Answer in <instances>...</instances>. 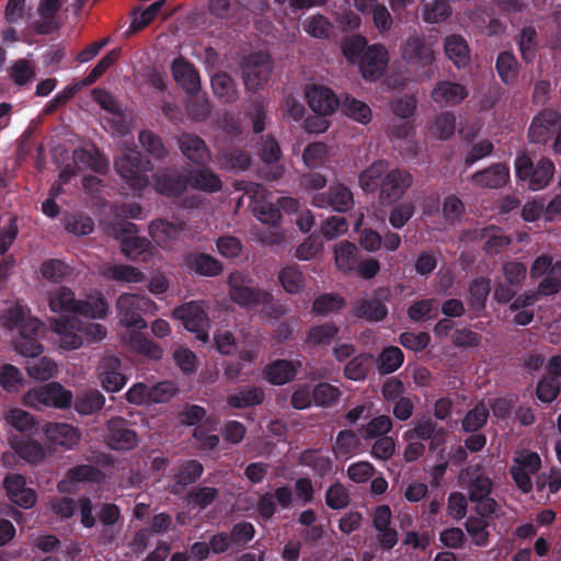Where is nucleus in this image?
Masks as SVG:
<instances>
[{
    "mask_svg": "<svg viewBox=\"0 0 561 561\" xmlns=\"http://www.w3.org/2000/svg\"><path fill=\"white\" fill-rule=\"evenodd\" d=\"M393 423L388 415H378L371 419L367 424L362 425L357 432L362 439L370 440L387 436L391 432Z\"/></svg>",
    "mask_w": 561,
    "mask_h": 561,
    "instance_id": "37998d69",
    "label": "nucleus"
},
{
    "mask_svg": "<svg viewBox=\"0 0 561 561\" xmlns=\"http://www.w3.org/2000/svg\"><path fill=\"white\" fill-rule=\"evenodd\" d=\"M11 446L20 458L30 463L41 462L46 456V450L39 442L24 436L13 437Z\"/></svg>",
    "mask_w": 561,
    "mask_h": 561,
    "instance_id": "e433bc0d",
    "label": "nucleus"
},
{
    "mask_svg": "<svg viewBox=\"0 0 561 561\" xmlns=\"http://www.w3.org/2000/svg\"><path fill=\"white\" fill-rule=\"evenodd\" d=\"M561 114L552 108H545L536 114L528 127L529 142L550 146L553 154H561ZM560 129L557 133V127Z\"/></svg>",
    "mask_w": 561,
    "mask_h": 561,
    "instance_id": "f03ea898",
    "label": "nucleus"
},
{
    "mask_svg": "<svg viewBox=\"0 0 561 561\" xmlns=\"http://www.w3.org/2000/svg\"><path fill=\"white\" fill-rule=\"evenodd\" d=\"M561 290V260L554 262L549 273L541 279L537 291L540 296H552Z\"/></svg>",
    "mask_w": 561,
    "mask_h": 561,
    "instance_id": "e2e57ef3",
    "label": "nucleus"
},
{
    "mask_svg": "<svg viewBox=\"0 0 561 561\" xmlns=\"http://www.w3.org/2000/svg\"><path fill=\"white\" fill-rule=\"evenodd\" d=\"M53 330L59 335V346L64 350H77L83 344L80 320L77 317H61L51 322Z\"/></svg>",
    "mask_w": 561,
    "mask_h": 561,
    "instance_id": "f3484780",
    "label": "nucleus"
},
{
    "mask_svg": "<svg viewBox=\"0 0 561 561\" xmlns=\"http://www.w3.org/2000/svg\"><path fill=\"white\" fill-rule=\"evenodd\" d=\"M488 417V407L484 402H479L465 415L461 423L462 430L468 433H474L485 425Z\"/></svg>",
    "mask_w": 561,
    "mask_h": 561,
    "instance_id": "4d7b16f0",
    "label": "nucleus"
},
{
    "mask_svg": "<svg viewBox=\"0 0 561 561\" xmlns=\"http://www.w3.org/2000/svg\"><path fill=\"white\" fill-rule=\"evenodd\" d=\"M299 463L310 468L314 476L324 478L333 470V461L321 449H307L299 456Z\"/></svg>",
    "mask_w": 561,
    "mask_h": 561,
    "instance_id": "f704fd0d",
    "label": "nucleus"
},
{
    "mask_svg": "<svg viewBox=\"0 0 561 561\" xmlns=\"http://www.w3.org/2000/svg\"><path fill=\"white\" fill-rule=\"evenodd\" d=\"M373 363L370 354L362 353L354 356L344 367V376L347 379L359 381L366 379Z\"/></svg>",
    "mask_w": 561,
    "mask_h": 561,
    "instance_id": "864d4df0",
    "label": "nucleus"
},
{
    "mask_svg": "<svg viewBox=\"0 0 561 561\" xmlns=\"http://www.w3.org/2000/svg\"><path fill=\"white\" fill-rule=\"evenodd\" d=\"M214 94L222 103H232L238 99L236 83L230 75L224 71L215 73L210 79Z\"/></svg>",
    "mask_w": 561,
    "mask_h": 561,
    "instance_id": "a19ab883",
    "label": "nucleus"
},
{
    "mask_svg": "<svg viewBox=\"0 0 561 561\" xmlns=\"http://www.w3.org/2000/svg\"><path fill=\"white\" fill-rule=\"evenodd\" d=\"M514 167L517 180L531 191L547 187L554 174V163L551 159L542 157L535 163L525 152L516 156Z\"/></svg>",
    "mask_w": 561,
    "mask_h": 561,
    "instance_id": "7ed1b4c3",
    "label": "nucleus"
},
{
    "mask_svg": "<svg viewBox=\"0 0 561 561\" xmlns=\"http://www.w3.org/2000/svg\"><path fill=\"white\" fill-rule=\"evenodd\" d=\"M204 467L198 460L191 459L184 461L173 477L174 483L171 492L174 495L181 494L187 485L195 483L202 477Z\"/></svg>",
    "mask_w": 561,
    "mask_h": 561,
    "instance_id": "7c9ffc66",
    "label": "nucleus"
},
{
    "mask_svg": "<svg viewBox=\"0 0 561 561\" xmlns=\"http://www.w3.org/2000/svg\"><path fill=\"white\" fill-rule=\"evenodd\" d=\"M190 267L199 275L217 276L222 272L221 263L214 256L206 253H197L190 256Z\"/></svg>",
    "mask_w": 561,
    "mask_h": 561,
    "instance_id": "de8ad7c7",
    "label": "nucleus"
},
{
    "mask_svg": "<svg viewBox=\"0 0 561 561\" xmlns=\"http://www.w3.org/2000/svg\"><path fill=\"white\" fill-rule=\"evenodd\" d=\"M337 333L339 328L333 322L313 325L308 330L305 342L308 346L312 347L329 345Z\"/></svg>",
    "mask_w": 561,
    "mask_h": 561,
    "instance_id": "49530a36",
    "label": "nucleus"
},
{
    "mask_svg": "<svg viewBox=\"0 0 561 561\" xmlns=\"http://www.w3.org/2000/svg\"><path fill=\"white\" fill-rule=\"evenodd\" d=\"M388 51L380 44L370 45L358 61L362 75L367 80H376L388 64Z\"/></svg>",
    "mask_w": 561,
    "mask_h": 561,
    "instance_id": "a211bd4d",
    "label": "nucleus"
},
{
    "mask_svg": "<svg viewBox=\"0 0 561 561\" xmlns=\"http://www.w3.org/2000/svg\"><path fill=\"white\" fill-rule=\"evenodd\" d=\"M73 409L80 415H91L100 411L105 404V397L96 389H85L77 392Z\"/></svg>",
    "mask_w": 561,
    "mask_h": 561,
    "instance_id": "72a5a7b5",
    "label": "nucleus"
},
{
    "mask_svg": "<svg viewBox=\"0 0 561 561\" xmlns=\"http://www.w3.org/2000/svg\"><path fill=\"white\" fill-rule=\"evenodd\" d=\"M278 280L286 293L298 294L304 286V274L298 266H286L279 271Z\"/></svg>",
    "mask_w": 561,
    "mask_h": 561,
    "instance_id": "052dcab7",
    "label": "nucleus"
},
{
    "mask_svg": "<svg viewBox=\"0 0 561 561\" xmlns=\"http://www.w3.org/2000/svg\"><path fill=\"white\" fill-rule=\"evenodd\" d=\"M490 291V279L483 276L472 279L469 285V306L474 312H481L485 309Z\"/></svg>",
    "mask_w": 561,
    "mask_h": 561,
    "instance_id": "c03bdc74",
    "label": "nucleus"
},
{
    "mask_svg": "<svg viewBox=\"0 0 561 561\" xmlns=\"http://www.w3.org/2000/svg\"><path fill=\"white\" fill-rule=\"evenodd\" d=\"M537 37V31L533 26H526L520 31L517 44L525 62H531L536 57L538 46Z\"/></svg>",
    "mask_w": 561,
    "mask_h": 561,
    "instance_id": "13d9d810",
    "label": "nucleus"
},
{
    "mask_svg": "<svg viewBox=\"0 0 561 561\" xmlns=\"http://www.w3.org/2000/svg\"><path fill=\"white\" fill-rule=\"evenodd\" d=\"M450 14V1L431 0L424 3L423 18L428 23H438L445 21Z\"/></svg>",
    "mask_w": 561,
    "mask_h": 561,
    "instance_id": "0e129e2a",
    "label": "nucleus"
},
{
    "mask_svg": "<svg viewBox=\"0 0 561 561\" xmlns=\"http://www.w3.org/2000/svg\"><path fill=\"white\" fill-rule=\"evenodd\" d=\"M150 300L146 297L135 294H123L118 297L116 308L121 323L126 328L141 330L147 328V322L142 318L144 309Z\"/></svg>",
    "mask_w": 561,
    "mask_h": 561,
    "instance_id": "9d476101",
    "label": "nucleus"
},
{
    "mask_svg": "<svg viewBox=\"0 0 561 561\" xmlns=\"http://www.w3.org/2000/svg\"><path fill=\"white\" fill-rule=\"evenodd\" d=\"M183 229V222L174 224L165 219L153 220L149 226L152 240L160 247H167L170 241L178 239Z\"/></svg>",
    "mask_w": 561,
    "mask_h": 561,
    "instance_id": "c9c22d12",
    "label": "nucleus"
},
{
    "mask_svg": "<svg viewBox=\"0 0 561 561\" xmlns=\"http://www.w3.org/2000/svg\"><path fill=\"white\" fill-rule=\"evenodd\" d=\"M510 180V168L505 163H492L489 168L474 172L471 176L473 185L483 188H501Z\"/></svg>",
    "mask_w": 561,
    "mask_h": 561,
    "instance_id": "b1692460",
    "label": "nucleus"
},
{
    "mask_svg": "<svg viewBox=\"0 0 561 561\" xmlns=\"http://www.w3.org/2000/svg\"><path fill=\"white\" fill-rule=\"evenodd\" d=\"M188 185L206 193H217L222 188V181L217 173L205 165L187 171Z\"/></svg>",
    "mask_w": 561,
    "mask_h": 561,
    "instance_id": "cd10ccee",
    "label": "nucleus"
},
{
    "mask_svg": "<svg viewBox=\"0 0 561 561\" xmlns=\"http://www.w3.org/2000/svg\"><path fill=\"white\" fill-rule=\"evenodd\" d=\"M490 523L488 519H483L478 516H470L466 520V530L472 537V542L478 547H484L489 541V527Z\"/></svg>",
    "mask_w": 561,
    "mask_h": 561,
    "instance_id": "680f3d73",
    "label": "nucleus"
},
{
    "mask_svg": "<svg viewBox=\"0 0 561 561\" xmlns=\"http://www.w3.org/2000/svg\"><path fill=\"white\" fill-rule=\"evenodd\" d=\"M41 332H43L41 321L28 322L14 341L15 351L27 359L39 356L44 352V346L38 340Z\"/></svg>",
    "mask_w": 561,
    "mask_h": 561,
    "instance_id": "dca6fc26",
    "label": "nucleus"
},
{
    "mask_svg": "<svg viewBox=\"0 0 561 561\" xmlns=\"http://www.w3.org/2000/svg\"><path fill=\"white\" fill-rule=\"evenodd\" d=\"M265 400V391L259 386H243L229 393L226 403L233 409H249L261 405Z\"/></svg>",
    "mask_w": 561,
    "mask_h": 561,
    "instance_id": "a878e982",
    "label": "nucleus"
},
{
    "mask_svg": "<svg viewBox=\"0 0 561 561\" xmlns=\"http://www.w3.org/2000/svg\"><path fill=\"white\" fill-rule=\"evenodd\" d=\"M392 512L386 504L375 508L373 514V526L378 531V542L390 550L398 543V531L391 527Z\"/></svg>",
    "mask_w": 561,
    "mask_h": 561,
    "instance_id": "aec40b11",
    "label": "nucleus"
},
{
    "mask_svg": "<svg viewBox=\"0 0 561 561\" xmlns=\"http://www.w3.org/2000/svg\"><path fill=\"white\" fill-rule=\"evenodd\" d=\"M561 391V383L553 376L543 375L537 382L536 397L542 403L553 402Z\"/></svg>",
    "mask_w": 561,
    "mask_h": 561,
    "instance_id": "bf43d9fd",
    "label": "nucleus"
},
{
    "mask_svg": "<svg viewBox=\"0 0 561 561\" xmlns=\"http://www.w3.org/2000/svg\"><path fill=\"white\" fill-rule=\"evenodd\" d=\"M182 154L196 165H206L210 159V151L204 139L191 133H182L178 137Z\"/></svg>",
    "mask_w": 561,
    "mask_h": 561,
    "instance_id": "412c9836",
    "label": "nucleus"
},
{
    "mask_svg": "<svg viewBox=\"0 0 561 561\" xmlns=\"http://www.w3.org/2000/svg\"><path fill=\"white\" fill-rule=\"evenodd\" d=\"M60 8V0H41L38 5L41 19L34 23L37 34L47 35L58 28L57 13Z\"/></svg>",
    "mask_w": 561,
    "mask_h": 561,
    "instance_id": "c85d7f7f",
    "label": "nucleus"
},
{
    "mask_svg": "<svg viewBox=\"0 0 561 561\" xmlns=\"http://www.w3.org/2000/svg\"><path fill=\"white\" fill-rule=\"evenodd\" d=\"M273 64L267 54L250 55L242 62V73L247 89L253 92L263 89L270 79Z\"/></svg>",
    "mask_w": 561,
    "mask_h": 561,
    "instance_id": "6e6552de",
    "label": "nucleus"
},
{
    "mask_svg": "<svg viewBox=\"0 0 561 561\" xmlns=\"http://www.w3.org/2000/svg\"><path fill=\"white\" fill-rule=\"evenodd\" d=\"M445 54L457 68L465 67L469 60V47L466 39L460 35H450L445 39Z\"/></svg>",
    "mask_w": 561,
    "mask_h": 561,
    "instance_id": "ea45409f",
    "label": "nucleus"
},
{
    "mask_svg": "<svg viewBox=\"0 0 561 561\" xmlns=\"http://www.w3.org/2000/svg\"><path fill=\"white\" fill-rule=\"evenodd\" d=\"M138 141L142 149L157 160H163L168 156V149L162 138L149 129H142L138 134Z\"/></svg>",
    "mask_w": 561,
    "mask_h": 561,
    "instance_id": "3c124183",
    "label": "nucleus"
},
{
    "mask_svg": "<svg viewBox=\"0 0 561 561\" xmlns=\"http://www.w3.org/2000/svg\"><path fill=\"white\" fill-rule=\"evenodd\" d=\"M392 294L388 286L376 288L370 298H363L354 307V314L368 322H380L388 316L386 302L391 300Z\"/></svg>",
    "mask_w": 561,
    "mask_h": 561,
    "instance_id": "1a4fd4ad",
    "label": "nucleus"
},
{
    "mask_svg": "<svg viewBox=\"0 0 561 561\" xmlns=\"http://www.w3.org/2000/svg\"><path fill=\"white\" fill-rule=\"evenodd\" d=\"M334 260L336 267L345 273H353L360 260L359 248L350 241H341L334 247Z\"/></svg>",
    "mask_w": 561,
    "mask_h": 561,
    "instance_id": "2f4dec72",
    "label": "nucleus"
},
{
    "mask_svg": "<svg viewBox=\"0 0 561 561\" xmlns=\"http://www.w3.org/2000/svg\"><path fill=\"white\" fill-rule=\"evenodd\" d=\"M139 228L130 221H117L112 226L113 237L119 242L122 253L131 261L148 262L152 256L151 242L138 236Z\"/></svg>",
    "mask_w": 561,
    "mask_h": 561,
    "instance_id": "39448f33",
    "label": "nucleus"
},
{
    "mask_svg": "<svg viewBox=\"0 0 561 561\" xmlns=\"http://www.w3.org/2000/svg\"><path fill=\"white\" fill-rule=\"evenodd\" d=\"M3 488L9 500L15 505L27 510L35 505L37 495L32 488L26 486L25 477L21 473H9L3 479Z\"/></svg>",
    "mask_w": 561,
    "mask_h": 561,
    "instance_id": "4468645a",
    "label": "nucleus"
},
{
    "mask_svg": "<svg viewBox=\"0 0 561 561\" xmlns=\"http://www.w3.org/2000/svg\"><path fill=\"white\" fill-rule=\"evenodd\" d=\"M77 305H79V299L68 287L60 286L49 295V308L53 312L71 313L75 317L77 316Z\"/></svg>",
    "mask_w": 561,
    "mask_h": 561,
    "instance_id": "4c0bfd02",
    "label": "nucleus"
},
{
    "mask_svg": "<svg viewBox=\"0 0 561 561\" xmlns=\"http://www.w3.org/2000/svg\"><path fill=\"white\" fill-rule=\"evenodd\" d=\"M404 354L398 346L386 347L378 357V370L382 375L396 371L403 363Z\"/></svg>",
    "mask_w": 561,
    "mask_h": 561,
    "instance_id": "6e6d98bb",
    "label": "nucleus"
},
{
    "mask_svg": "<svg viewBox=\"0 0 561 561\" xmlns=\"http://www.w3.org/2000/svg\"><path fill=\"white\" fill-rule=\"evenodd\" d=\"M187 187V174H183L176 169L168 168L154 175V188L159 194L165 197H180Z\"/></svg>",
    "mask_w": 561,
    "mask_h": 561,
    "instance_id": "2eb2a0df",
    "label": "nucleus"
},
{
    "mask_svg": "<svg viewBox=\"0 0 561 561\" xmlns=\"http://www.w3.org/2000/svg\"><path fill=\"white\" fill-rule=\"evenodd\" d=\"M173 316L183 323L186 330L196 333L197 339L204 342L208 339L209 319L198 302L191 301L176 307L173 310Z\"/></svg>",
    "mask_w": 561,
    "mask_h": 561,
    "instance_id": "f8f14e48",
    "label": "nucleus"
},
{
    "mask_svg": "<svg viewBox=\"0 0 561 561\" xmlns=\"http://www.w3.org/2000/svg\"><path fill=\"white\" fill-rule=\"evenodd\" d=\"M311 202L316 207L331 208L337 213H345L354 205L353 194L344 184L332 185L328 192L316 193Z\"/></svg>",
    "mask_w": 561,
    "mask_h": 561,
    "instance_id": "ddd939ff",
    "label": "nucleus"
},
{
    "mask_svg": "<svg viewBox=\"0 0 561 561\" xmlns=\"http://www.w3.org/2000/svg\"><path fill=\"white\" fill-rule=\"evenodd\" d=\"M412 175L407 170L393 169L387 172L379 188V202L389 206L403 197L412 185Z\"/></svg>",
    "mask_w": 561,
    "mask_h": 561,
    "instance_id": "9b49d317",
    "label": "nucleus"
},
{
    "mask_svg": "<svg viewBox=\"0 0 561 561\" xmlns=\"http://www.w3.org/2000/svg\"><path fill=\"white\" fill-rule=\"evenodd\" d=\"M402 56L409 64L422 66H428L434 60L433 50L420 37L408 38Z\"/></svg>",
    "mask_w": 561,
    "mask_h": 561,
    "instance_id": "473e14b6",
    "label": "nucleus"
},
{
    "mask_svg": "<svg viewBox=\"0 0 561 561\" xmlns=\"http://www.w3.org/2000/svg\"><path fill=\"white\" fill-rule=\"evenodd\" d=\"M307 100L310 108L321 116L331 115L342 102L333 90L322 85L311 87L307 91Z\"/></svg>",
    "mask_w": 561,
    "mask_h": 561,
    "instance_id": "4be33fe9",
    "label": "nucleus"
},
{
    "mask_svg": "<svg viewBox=\"0 0 561 561\" xmlns=\"http://www.w3.org/2000/svg\"><path fill=\"white\" fill-rule=\"evenodd\" d=\"M5 422L21 434L33 435L37 433V423L34 416L19 408L11 409L4 414Z\"/></svg>",
    "mask_w": 561,
    "mask_h": 561,
    "instance_id": "79ce46f5",
    "label": "nucleus"
},
{
    "mask_svg": "<svg viewBox=\"0 0 561 561\" xmlns=\"http://www.w3.org/2000/svg\"><path fill=\"white\" fill-rule=\"evenodd\" d=\"M44 434L51 444L65 449H72L80 442L79 430L67 423H47Z\"/></svg>",
    "mask_w": 561,
    "mask_h": 561,
    "instance_id": "393cba45",
    "label": "nucleus"
},
{
    "mask_svg": "<svg viewBox=\"0 0 561 561\" xmlns=\"http://www.w3.org/2000/svg\"><path fill=\"white\" fill-rule=\"evenodd\" d=\"M495 68L504 84H512L519 72L518 61L515 55L508 50L501 51L497 55Z\"/></svg>",
    "mask_w": 561,
    "mask_h": 561,
    "instance_id": "a18cd8bd",
    "label": "nucleus"
},
{
    "mask_svg": "<svg viewBox=\"0 0 561 561\" xmlns=\"http://www.w3.org/2000/svg\"><path fill=\"white\" fill-rule=\"evenodd\" d=\"M251 284L252 279L243 273H231L228 277L231 300L245 309H255L263 306L266 313L275 319L285 314V307L274 300L271 291L253 287Z\"/></svg>",
    "mask_w": 561,
    "mask_h": 561,
    "instance_id": "f257e3e1",
    "label": "nucleus"
},
{
    "mask_svg": "<svg viewBox=\"0 0 561 561\" xmlns=\"http://www.w3.org/2000/svg\"><path fill=\"white\" fill-rule=\"evenodd\" d=\"M218 496V490L213 486H196L188 491L186 500L188 505L205 510Z\"/></svg>",
    "mask_w": 561,
    "mask_h": 561,
    "instance_id": "338daca9",
    "label": "nucleus"
},
{
    "mask_svg": "<svg viewBox=\"0 0 561 561\" xmlns=\"http://www.w3.org/2000/svg\"><path fill=\"white\" fill-rule=\"evenodd\" d=\"M342 112L350 118L360 123V124H368L371 119V110L370 107L365 103L362 102L355 98L352 96H345L342 102L341 106Z\"/></svg>",
    "mask_w": 561,
    "mask_h": 561,
    "instance_id": "603ef678",
    "label": "nucleus"
},
{
    "mask_svg": "<svg viewBox=\"0 0 561 561\" xmlns=\"http://www.w3.org/2000/svg\"><path fill=\"white\" fill-rule=\"evenodd\" d=\"M171 72L176 84L187 94L196 95L201 90V77L197 69L183 57H178L172 61Z\"/></svg>",
    "mask_w": 561,
    "mask_h": 561,
    "instance_id": "6ab92c4d",
    "label": "nucleus"
},
{
    "mask_svg": "<svg viewBox=\"0 0 561 561\" xmlns=\"http://www.w3.org/2000/svg\"><path fill=\"white\" fill-rule=\"evenodd\" d=\"M298 366L287 359H276L265 366L264 377L270 383L282 386L295 379Z\"/></svg>",
    "mask_w": 561,
    "mask_h": 561,
    "instance_id": "c756f323",
    "label": "nucleus"
},
{
    "mask_svg": "<svg viewBox=\"0 0 561 561\" xmlns=\"http://www.w3.org/2000/svg\"><path fill=\"white\" fill-rule=\"evenodd\" d=\"M25 369L31 378L48 380L57 370L55 362L48 357H33L25 363Z\"/></svg>",
    "mask_w": 561,
    "mask_h": 561,
    "instance_id": "09e8293b",
    "label": "nucleus"
},
{
    "mask_svg": "<svg viewBox=\"0 0 561 561\" xmlns=\"http://www.w3.org/2000/svg\"><path fill=\"white\" fill-rule=\"evenodd\" d=\"M467 489L471 502L481 501L490 496L493 489V481L486 474L479 473L470 479Z\"/></svg>",
    "mask_w": 561,
    "mask_h": 561,
    "instance_id": "69168bd1",
    "label": "nucleus"
},
{
    "mask_svg": "<svg viewBox=\"0 0 561 561\" xmlns=\"http://www.w3.org/2000/svg\"><path fill=\"white\" fill-rule=\"evenodd\" d=\"M468 96V90L465 85L442 80L436 83L432 91V99L440 105H457Z\"/></svg>",
    "mask_w": 561,
    "mask_h": 561,
    "instance_id": "bb28decb",
    "label": "nucleus"
},
{
    "mask_svg": "<svg viewBox=\"0 0 561 561\" xmlns=\"http://www.w3.org/2000/svg\"><path fill=\"white\" fill-rule=\"evenodd\" d=\"M77 308V314L91 319H104L108 312V304L101 294L87 300H79Z\"/></svg>",
    "mask_w": 561,
    "mask_h": 561,
    "instance_id": "8fccbe9b",
    "label": "nucleus"
},
{
    "mask_svg": "<svg viewBox=\"0 0 561 561\" xmlns=\"http://www.w3.org/2000/svg\"><path fill=\"white\" fill-rule=\"evenodd\" d=\"M99 378L103 389L107 392H118L127 382V377L122 373L121 359L116 356L103 358Z\"/></svg>",
    "mask_w": 561,
    "mask_h": 561,
    "instance_id": "5701e85b",
    "label": "nucleus"
},
{
    "mask_svg": "<svg viewBox=\"0 0 561 561\" xmlns=\"http://www.w3.org/2000/svg\"><path fill=\"white\" fill-rule=\"evenodd\" d=\"M114 168L133 192H142L149 185L148 173L152 171V164L141 152L131 151L119 156L114 161Z\"/></svg>",
    "mask_w": 561,
    "mask_h": 561,
    "instance_id": "20e7f679",
    "label": "nucleus"
},
{
    "mask_svg": "<svg viewBox=\"0 0 561 561\" xmlns=\"http://www.w3.org/2000/svg\"><path fill=\"white\" fill-rule=\"evenodd\" d=\"M456 130V116L451 112H442L436 116L432 134L440 140L449 139Z\"/></svg>",
    "mask_w": 561,
    "mask_h": 561,
    "instance_id": "774afa93",
    "label": "nucleus"
},
{
    "mask_svg": "<svg viewBox=\"0 0 561 561\" xmlns=\"http://www.w3.org/2000/svg\"><path fill=\"white\" fill-rule=\"evenodd\" d=\"M387 168L388 163L385 160H378L362 171L358 178L360 188L366 193L379 191L381 181L388 172Z\"/></svg>",
    "mask_w": 561,
    "mask_h": 561,
    "instance_id": "58836bf2",
    "label": "nucleus"
},
{
    "mask_svg": "<svg viewBox=\"0 0 561 561\" xmlns=\"http://www.w3.org/2000/svg\"><path fill=\"white\" fill-rule=\"evenodd\" d=\"M39 271L45 279L60 283L71 275L72 268L61 260L49 259L41 264Z\"/></svg>",
    "mask_w": 561,
    "mask_h": 561,
    "instance_id": "5fc2aeb1",
    "label": "nucleus"
},
{
    "mask_svg": "<svg viewBox=\"0 0 561 561\" xmlns=\"http://www.w3.org/2000/svg\"><path fill=\"white\" fill-rule=\"evenodd\" d=\"M105 443L116 451H129L139 444V438L129 422L122 416H113L106 422Z\"/></svg>",
    "mask_w": 561,
    "mask_h": 561,
    "instance_id": "0eeeda50",
    "label": "nucleus"
},
{
    "mask_svg": "<svg viewBox=\"0 0 561 561\" xmlns=\"http://www.w3.org/2000/svg\"><path fill=\"white\" fill-rule=\"evenodd\" d=\"M73 394L58 382H50L39 388L28 390L24 397L25 405L43 410L45 408L67 409L71 405Z\"/></svg>",
    "mask_w": 561,
    "mask_h": 561,
    "instance_id": "423d86ee",
    "label": "nucleus"
}]
</instances>
